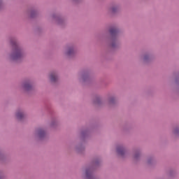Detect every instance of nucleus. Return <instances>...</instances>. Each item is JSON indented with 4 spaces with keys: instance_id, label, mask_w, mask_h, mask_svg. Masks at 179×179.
<instances>
[{
    "instance_id": "7ed1b4c3",
    "label": "nucleus",
    "mask_w": 179,
    "mask_h": 179,
    "mask_svg": "<svg viewBox=\"0 0 179 179\" xmlns=\"http://www.w3.org/2000/svg\"><path fill=\"white\" fill-rule=\"evenodd\" d=\"M110 33L111 36H114V35L117 34V33H118V30L115 28H112L110 29Z\"/></svg>"
},
{
    "instance_id": "9b49d317",
    "label": "nucleus",
    "mask_w": 179,
    "mask_h": 179,
    "mask_svg": "<svg viewBox=\"0 0 179 179\" xmlns=\"http://www.w3.org/2000/svg\"><path fill=\"white\" fill-rule=\"evenodd\" d=\"M135 157L136 158V157H138V156L136 155Z\"/></svg>"
},
{
    "instance_id": "9d476101",
    "label": "nucleus",
    "mask_w": 179,
    "mask_h": 179,
    "mask_svg": "<svg viewBox=\"0 0 179 179\" xmlns=\"http://www.w3.org/2000/svg\"><path fill=\"white\" fill-rule=\"evenodd\" d=\"M113 12H115V8H113Z\"/></svg>"
},
{
    "instance_id": "0eeeda50",
    "label": "nucleus",
    "mask_w": 179,
    "mask_h": 179,
    "mask_svg": "<svg viewBox=\"0 0 179 179\" xmlns=\"http://www.w3.org/2000/svg\"><path fill=\"white\" fill-rule=\"evenodd\" d=\"M73 54V48H69L67 51V55H72Z\"/></svg>"
},
{
    "instance_id": "1a4fd4ad",
    "label": "nucleus",
    "mask_w": 179,
    "mask_h": 179,
    "mask_svg": "<svg viewBox=\"0 0 179 179\" xmlns=\"http://www.w3.org/2000/svg\"><path fill=\"white\" fill-rule=\"evenodd\" d=\"M85 174H86L87 177H89V176H90V174H92V172L90 171V170H87L85 172Z\"/></svg>"
},
{
    "instance_id": "39448f33",
    "label": "nucleus",
    "mask_w": 179,
    "mask_h": 179,
    "mask_svg": "<svg viewBox=\"0 0 179 179\" xmlns=\"http://www.w3.org/2000/svg\"><path fill=\"white\" fill-rule=\"evenodd\" d=\"M44 134H45V132L41 129H38L37 131V134L38 135V136H40V138L44 136Z\"/></svg>"
},
{
    "instance_id": "f8f14e48",
    "label": "nucleus",
    "mask_w": 179,
    "mask_h": 179,
    "mask_svg": "<svg viewBox=\"0 0 179 179\" xmlns=\"http://www.w3.org/2000/svg\"><path fill=\"white\" fill-rule=\"evenodd\" d=\"M0 5H1V1H0Z\"/></svg>"
},
{
    "instance_id": "6e6552de",
    "label": "nucleus",
    "mask_w": 179,
    "mask_h": 179,
    "mask_svg": "<svg viewBox=\"0 0 179 179\" xmlns=\"http://www.w3.org/2000/svg\"><path fill=\"white\" fill-rule=\"evenodd\" d=\"M24 89H26V90H30V84H24Z\"/></svg>"
},
{
    "instance_id": "f257e3e1",
    "label": "nucleus",
    "mask_w": 179,
    "mask_h": 179,
    "mask_svg": "<svg viewBox=\"0 0 179 179\" xmlns=\"http://www.w3.org/2000/svg\"><path fill=\"white\" fill-rule=\"evenodd\" d=\"M13 47H14L15 50L13 54L11 55L12 59H19L22 57V50L17 46L16 42H11Z\"/></svg>"
},
{
    "instance_id": "f03ea898",
    "label": "nucleus",
    "mask_w": 179,
    "mask_h": 179,
    "mask_svg": "<svg viewBox=\"0 0 179 179\" xmlns=\"http://www.w3.org/2000/svg\"><path fill=\"white\" fill-rule=\"evenodd\" d=\"M50 78L51 82H55L57 78V74H55V73H52L50 74Z\"/></svg>"
},
{
    "instance_id": "20e7f679",
    "label": "nucleus",
    "mask_w": 179,
    "mask_h": 179,
    "mask_svg": "<svg viewBox=\"0 0 179 179\" xmlns=\"http://www.w3.org/2000/svg\"><path fill=\"white\" fill-rule=\"evenodd\" d=\"M16 117H17V120H22V118H23V117H24V115L22 112H18L16 115Z\"/></svg>"
},
{
    "instance_id": "423d86ee",
    "label": "nucleus",
    "mask_w": 179,
    "mask_h": 179,
    "mask_svg": "<svg viewBox=\"0 0 179 179\" xmlns=\"http://www.w3.org/2000/svg\"><path fill=\"white\" fill-rule=\"evenodd\" d=\"M117 152L118 155H124V148H122V147H118L117 148Z\"/></svg>"
}]
</instances>
